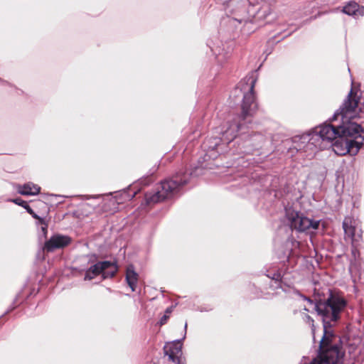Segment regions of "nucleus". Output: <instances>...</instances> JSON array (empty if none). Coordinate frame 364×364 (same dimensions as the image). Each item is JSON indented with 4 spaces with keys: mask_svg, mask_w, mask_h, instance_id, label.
I'll list each match as a JSON object with an SVG mask.
<instances>
[{
    "mask_svg": "<svg viewBox=\"0 0 364 364\" xmlns=\"http://www.w3.org/2000/svg\"><path fill=\"white\" fill-rule=\"evenodd\" d=\"M304 299L312 306L323 322V336L320 341V353L310 364H335L341 355L339 347L334 343L333 335L327 330L331 322H336L346 309L348 302L339 294L331 293L326 300L316 304L306 297Z\"/></svg>",
    "mask_w": 364,
    "mask_h": 364,
    "instance_id": "f257e3e1",
    "label": "nucleus"
},
{
    "mask_svg": "<svg viewBox=\"0 0 364 364\" xmlns=\"http://www.w3.org/2000/svg\"><path fill=\"white\" fill-rule=\"evenodd\" d=\"M358 101L352 97V90L348 94L340 112L334 114L333 120L339 116L343 120L341 134L333 144V150L336 154L344 156L347 154L354 156L358 152L364 141V130L357 122L352 121L355 117Z\"/></svg>",
    "mask_w": 364,
    "mask_h": 364,
    "instance_id": "f03ea898",
    "label": "nucleus"
},
{
    "mask_svg": "<svg viewBox=\"0 0 364 364\" xmlns=\"http://www.w3.org/2000/svg\"><path fill=\"white\" fill-rule=\"evenodd\" d=\"M343 124L337 128L331 124H323L317 127L311 134H304L302 136H295L293 139V146L289 149V151L296 152L301 154H304L306 157L312 158L316 153L317 147H321L318 144L320 141H332L341 134V127Z\"/></svg>",
    "mask_w": 364,
    "mask_h": 364,
    "instance_id": "7ed1b4c3",
    "label": "nucleus"
},
{
    "mask_svg": "<svg viewBox=\"0 0 364 364\" xmlns=\"http://www.w3.org/2000/svg\"><path fill=\"white\" fill-rule=\"evenodd\" d=\"M188 183V176L181 173H177L173 179L165 180L157 188L156 192L146 193L145 200L146 203H156L166 198L172 197L176 194L179 188Z\"/></svg>",
    "mask_w": 364,
    "mask_h": 364,
    "instance_id": "20e7f679",
    "label": "nucleus"
},
{
    "mask_svg": "<svg viewBox=\"0 0 364 364\" xmlns=\"http://www.w3.org/2000/svg\"><path fill=\"white\" fill-rule=\"evenodd\" d=\"M242 124L232 123L230 124L228 122L221 128H217V133L222 135L221 138L215 137L213 141L210 139L206 140L203 143V148L207 150V154L205 155L204 160L206 161L208 159H215L218 156V152L215 151V149L219 146L221 140L229 143L237 136V133L240 129Z\"/></svg>",
    "mask_w": 364,
    "mask_h": 364,
    "instance_id": "39448f33",
    "label": "nucleus"
},
{
    "mask_svg": "<svg viewBox=\"0 0 364 364\" xmlns=\"http://www.w3.org/2000/svg\"><path fill=\"white\" fill-rule=\"evenodd\" d=\"M287 218L290 227L299 232L313 231L318 228L320 221L310 219L299 212L288 209L286 211Z\"/></svg>",
    "mask_w": 364,
    "mask_h": 364,
    "instance_id": "423d86ee",
    "label": "nucleus"
},
{
    "mask_svg": "<svg viewBox=\"0 0 364 364\" xmlns=\"http://www.w3.org/2000/svg\"><path fill=\"white\" fill-rule=\"evenodd\" d=\"M256 80V77L253 74L251 76H247L245 78V81L247 84L250 85L249 87L247 88L241 87V90H247V92L244 94L242 104V117L243 119L249 116H252L257 109L254 92Z\"/></svg>",
    "mask_w": 364,
    "mask_h": 364,
    "instance_id": "0eeeda50",
    "label": "nucleus"
},
{
    "mask_svg": "<svg viewBox=\"0 0 364 364\" xmlns=\"http://www.w3.org/2000/svg\"><path fill=\"white\" fill-rule=\"evenodd\" d=\"M117 272V267L114 263L108 261L99 262L90 267L86 272L85 279L90 280L95 276L102 274L103 278L112 277Z\"/></svg>",
    "mask_w": 364,
    "mask_h": 364,
    "instance_id": "6e6552de",
    "label": "nucleus"
},
{
    "mask_svg": "<svg viewBox=\"0 0 364 364\" xmlns=\"http://www.w3.org/2000/svg\"><path fill=\"white\" fill-rule=\"evenodd\" d=\"M343 228L346 236L351 240V242L353 245L361 239V234L356 232L358 222L353 218H345L343 222Z\"/></svg>",
    "mask_w": 364,
    "mask_h": 364,
    "instance_id": "1a4fd4ad",
    "label": "nucleus"
},
{
    "mask_svg": "<svg viewBox=\"0 0 364 364\" xmlns=\"http://www.w3.org/2000/svg\"><path fill=\"white\" fill-rule=\"evenodd\" d=\"M70 242L71 239L68 236L55 235L46 242L44 250L53 252L56 249H60L68 246Z\"/></svg>",
    "mask_w": 364,
    "mask_h": 364,
    "instance_id": "9d476101",
    "label": "nucleus"
},
{
    "mask_svg": "<svg viewBox=\"0 0 364 364\" xmlns=\"http://www.w3.org/2000/svg\"><path fill=\"white\" fill-rule=\"evenodd\" d=\"M181 348L182 345L180 341H176L166 343L164 346V352L168 356L170 360L179 363L182 354Z\"/></svg>",
    "mask_w": 364,
    "mask_h": 364,
    "instance_id": "9b49d317",
    "label": "nucleus"
},
{
    "mask_svg": "<svg viewBox=\"0 0 364 364\" xmlns=\"http://www.w3.org/2000/svg\"><path fill=\"white\" fill-rule=\"evenodd\" d=\"M16 190L23 196H36L40 193L41 188L36 184L28 182L24 185H18Z\"/></svg>",
    "mask_w": 364,
    "mask_h": 364,
    "instance_id": "f8f14e48",
    "label": "nucleus"
},
{
    "mask_svg": "<svg viewBox=\"0 0 364 364\" xmlns=\"http://www.w3.org/2000/svg\"><path fill=\"white\" fill-rule=\"evenodd\" d=\"M343 12L347 15L358 18L364 15V7L360 8L355 2H350L343 7Z\"/></svg>",
    "mask_w": 364,
    "mask_h": 364,
    "instance_id": "ddd939ff",
    "label": "nucleus"
},
{
    "mask_svg": "<svg viewBox=\"0 0 364 364\" xmlns=\"http://www.w3.org/2000/svg\"><path fill=\"white\" fill-rule=\"evenodd\" d=\"M126 281L132 291H136L138 282V274L134 271V267L129 265L127 268Z\"/></svg>",
    "mask_w": 364,
    "mask_h": 364,
    "instance_id": "4468645a",
    "label": "nucleus"
},
{
    "mask_svg": "<svg viewBox=\"0 0 364 364\" xmlns=\"http://www.w3.org/2000/svg\"><path fill=\"white\" fill-rule=\"evenodd\" d=\"M357 243L358 242H355L354 244V245L352 244V250H351V253H352V255L353 257H354L355 259H357V257L359 256V252L356 247V245H357Z\"/></svg>",
    "mask_w": 364,
    "mask_h": 364,
    "instance_id": "2eb2a0df",
    "label": "nucleus"
},
{
    "mask_svg": "<svg viewBox=\"0 0 364 364\" xmlns=\"http://www.w3.org/2000/svg\"><path fill=\"white\" fill-rule=\"evenodd\" d=\"M10 201L14 203L16 205H18L21 207L23 208L24 205H26V201L21 199V198H15V199H12V200H10Z\"/></svg>",
    "mask_w": 364,
    "mask_h": 364,
    "instance_id": "dca6fc26",
    "label": "nucleus"
},
{
    "mask_svg": "<svg viewBox=\"0 0 364 364\" xmlns=\"http://www.w3.org/2000/svg\"><path fill=\"white\" fill-rule=\"evenodd\" d=\"M268 277L277 281L280 280L282 278L281 274L279 272H276L272 276L268 275Z\"/></svg>",
    "mask_w": 364,
    "mask_h": 364,
    "instance_id": "f3484780",
    "label": "nucleus"
},
{
    "mask_svg": "<svg viewBox=\"0 0 364 364\" xmlns=\"http://www.w3.org/2000/svg\"><path fill=\"white\" fill-rule=\"evenodd\" d=\"M306 317V319L308 322L309 323H314V321L311 319V318L309 316V315H306L305 316ZM314 323H312V332H313V334L314 335Z\"/></svg>",
    "mask_w": 364,
    "mask_h": 364,
    "instance_id": "a211bd4d",
    "label": "nucleus"
},
{
    "mask_svg": "<svg viewBox=\"0 0 364 364\" xmlns=\"http://www.w3.org/2000/svg\"><path fill=\"white\" fill-rule=\"evenodd\" d=\"M167 318L168 316L164 315L160 320V324L164 325L166 322Z\"/></svg>",
    "mask_w": 364,
    "mask_h": 364,
    "instance_id": "6ab92c4d",
    "label": "nucleus"
},
{
    "mask_svg": "<svg viewBox=\"0 0 364 364\" xmlns=\"http://www.w3.org/2000/svg\"><path fill=\"white\" fill-rule=\"evenodd\" d=\"M27 212L30 214V215H33L34 214V211L31 209V208H29Z\"/></svg>",
    "mask_w": 364,
    "mask_h": 364,
    "instance_id": "aec40b11",
    "label": "nucleus"
},
{
    "mask_svg": "<svg viewBox=\"0 0 364 364\" xmlns=\"http://www.w3.org/2000/svg\"><path fill=\"white\" fill-rule=\"evenodd\" d=\"M23 208L28 210L29 208H31V207L28 205V203H26V205L23 206Z\"/></svg>",
    "mask_w": 364,
    "mask_h": 364,
    "instance_id": "412c9836",
    "label": "nucleus"
},
{
    "mask_svg": "<svg viewBox=\"0 0 364 364\" xmlns=\"http://www.w3.org/2000/svg\"><path fill=\"white\" fill-rule=\"evenodd\" d=\"M34 218H38V215L34 213V214L31 215Z\"/></svg>",
    "mask_w": 364,
    "mask_h": 364,
    "instance_id": "4be33fe9",
    "label": "nucleus"
},
{
    "mask_svg": "<svg viewBox=\"0 0 364 364\" xmlns=\"http://www.w3.org/2000/svg\"><path fill=\"white\" fill-rule=\"evenodd\" d=\"M304 310H305V311H309V309H307L306 306L304 307Z\"/></svg>",
    "mask_w": 364,
    "mask_h": 364,
    "instance_id": "5701e85b",
    "label": "nucleus"
}]
</instances>
